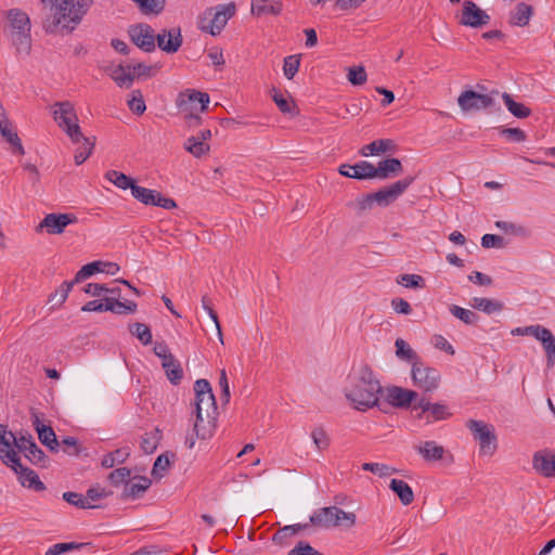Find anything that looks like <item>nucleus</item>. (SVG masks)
I'll return each instance as SVG.
<instances>
[{"label": "nucleus", "mask_w": 555, "mask_h": 555, "mask_svg": "<svg viewBox=\"0 0 555 555\" xmlns=\"http://www.w3.org/2000/svg\"><path fill=\"white\" fill-rule=\"evenodd\" d=\"M48 10L42 26L46 33H72L87 14L93 0H41Z\"/></svg>", "instance_id": "obj_1"}, {"label": "nucleus", "mask_w": 555, "mask_h": 555, "mask_svg": "<svg viewBox=\"0 0 555 555\" xmlns=\"http://www.w3.org/2000/svg\"><path fill=\"white\" fill-rule=\"evenodd\" d=\"M382 391L380 382L372 369L369 365H363L350 376V384L345 389V396L356 410L366 411L378 405Z\"/></svg>", "instance_id": "obj_2"}, {"label": "nucleus", "mask_w": 555, "mask_h": 555, "mask_svg": "<svg viewBox=\"0 0 555 555\" xmlns=\"http://www.w3.org/2000/svg\"><path fill=\"white\" fill-rule=\"evenodd\" d=\"M196 420L193 433L198 439H207L212 436L216 427L217 403L210 383L207 379H197L194 383Z\"/></svg>", "instance_id": "obj_3"}, {"label": "nucleus", "mask_w": 555, "mask_h": 555, "mask_svg": "<svg viewBox=\"0 0 555 555\" xmlns=\"http://www.w3.org/2000/svg\"><path fill=\"white\" fill-rule=\"evenodd\" d=\"M9 36L17 53L28 55L31 50V23L28 14L21 9L14 8L5 12Z\"/></svg>", "instance_id": "obj_4"}, {"label": "nucleus", "mask_w": 555, "mask_h": 555, "mask_svg": "<svg viewBox=\"0 0 555 555\" xmlns=\"http://www.w3.org/2000/svg\"><path fill=\"white\" fill-rule=\"evenodd\" d=\"M236 5L234 2L218 4L207 8L197 18V27L203 33L218 36L227 26L228 22L235 15Z\"/></svg>", "instance_id": "obj_5"}, {"label": "nucleus", "mask_w": 555, "mask_h": 555, "mask_svg": "<svg viewBox=\"0 0 555 555\" xmlns=\"http://www.w3.org/2000/svg\"><path fill=\"white\" fill-rule=\"evenodd\" d=\"M0 460L2 463L14 470L18 475V479L23 487L33 488L36 491L46 489L44 483L39 479L38 475L21 463V459L14 450L0 449Z\"/></svg>", "instance_id": "obj_6"}, {"label": "nucleus", "mask_w": 555, "mask_h": 555, "mask_svg": "<svg viewBox=\"0 0 555 555\" xmlns=\"http://www.w3.org/2000/svg\"><path fill=\"white\" fill-rule=\"evenodd\" d=\"M310 524L319 528L336 527L345 522L346 527L356 524V514L345 512L337 506L322 507L310 516Z\"/></svg>", "instance_id": "obj_7"}, {"label": "nucleus", "mask_w": 555, "mask_h": 555, "mask_svg": "<svg viewBox=\"0 0 555 555\" xmlns=\"http://www.w3.org/2000/svg\"><path fill=\"white\" fill-rule=\"evenodd\" d=\"M55 106L57 108L54 109L53 115L59 127L65 131L74 143H80L82 132L73 104L64 101L55 103Z\"/></svg>", "instance_id": "obj_8"}, {"label": "nucleus", "mask_w": 555, "mask_h": 555, "mask_svg": "<svg viewBox=\"0 0 555 555\" xmlns=\"http://www.w3.org/2000/svg\"><path fill=\"white\" fill-rule=\"evenodd\" d=\"M413 385L424 392H433L439 388L441 375L435 367L426 365L423 361L413 363L411 367Z\"/></svg>", "instance_id": "obj_9"}, {"label": "nucleus", "mask_w": 555, "mask_h": 555, "mask_svg": "<svg viewBox=\"0 0 555 555\" xmlns=\"http://www.w3.org/2000/svg\"><path fill=\"white\" fill-rule=\"evenodd\" d=\"M513 335H528L541 341L546 353V363L552 367L555 363V336L553 333L542 325H529L517 327L512 331Z\"/></svg>", "instance_id": "obj_10"}, {"label": "nucleus", "mask_w": 555, "mask_h": 555, "mask_svg": "<svg viewBox=\"0 0 555 555\" xmlns=\"http://www.w3.org/2000/svg\"><path fill=\"white\" fill-rule=\"evenodd\" d=\"M466 427L470 430L474 438L479 441L480 453L493 454L496 450V436L492 425L483 421L468 420Z\"/></svg>", "instance_id": "obj_11"}, {"label": "nucleus", "mask_w": 555, "mask_h": 555, "mask_svg": "<svg viewBox=\"0 0 555 555\" xmlns=\"http://www.w3.org/2000/svg\"><path fill=\"white\" fill-rule=\"evenodd\" d=\"M498 94V90H492L487 94L474 90H465L457 98V104L463 112L487 109L495 104L494 95Z\"/></svg>", "instance_id": "obj_12"}, {"label": "nucleus", "mask_w": 555, "mask_h": 555, "mask_svg": "<svg viewBox=\"0 0 555 555\" xmlns=\"http://www.w3.org/2000/svg\"><path fill=\"white\" fill-rule=\"evenodd\" d=\"M456 17L460 25L472 28L486 26L490 22V15L469 0L463 2L462 11Z\"/></svg>", "instance_id": "obj_13"}, {"label": "nucleus", "mask_w": 555, "mask_h": 555, "mask_svg": "<svg viewBox=\"0 0 555 555\" xmlns=\"http://www.w3.org/2000/svg\"><path fill=\"white\" fill-rule=\"evenodd\" d=\"M131 41L144 52H153L156 49V36L153 27L146 23L131 25L128 29Z\"/></svg>", "instance_id": "obj_14"}, {"label": "nucleus", "mask_w": 555, "mask_h": 555, "mask_svg": "<svg viewBox=\"0 0 555 555\" xmlns=\"http://www.w3.org/2000/svg\"><path fill=\"white\" fill-rule=\"evenodd\" d=\"M132 196L144 205L157 206L164 209L177 207L172 198L164 197L160 192L143 186H132Z\"/></svg>", "instance_id": "obj_15"}, {"label": "nucleus", "mask_w": 555, "mask_h": 555, "mask_svg": "<svg viewBox=\"0 0 555 555\" xmlns=\"http://www.w3.org/2000/svg\"><path fill=\"white\" fill-rule=\"evenodd\" d=\"M414 177H405L398 180L389 186L383 188L373 193L376 204L380 207H386L395 202L405 190L413 183Z\"/></svg>", "instance_id": "obj_16"}, {"label": "nucleus", "mask_w": 555, "mask_h": 555, "mask_svg": "<svg viewBox=\"0 0 555 555\" xmlns=\"http://www.w3.org/2000/svg\"><path fill=\"white\" fill-rule=\"evenodd\" d=\"M77 217L73 214H48L38 224L36 231L47 230L48 234H62L68 224L75 223Z\"/></svg>", "instance_id": "obj_17"}, {"label": "nucleus", "mask_w": 555, "mask_h": 555, "mask_svg": "<svg viewBox=\"0 0 555 555\" xmlns=\"http://www.w3.org/2000/svg\"><path fill=\"white\" fill-rule=\"evenodd\" d=\"M195 104H199V111L204 112L207 109L209 104V95L208 93L196 91V90H186L184 92L179 93L177 98V106L182 112H191L194 111Z\"/></svg>", "instance_id": "obj_18"}, {"label": "nucleus", "mask_w": 555, "mask_h": 555, "mask_svg": "<svg viewBox=\"0 0 555 555\" xmlns=\"http://www.w3.org/2000/svg\"><path fill=\"white\" fill-rule=\"evenodd\" d=\"M183 38L180 28L163 29L156 36L157 47L168 53H176L182 46Z\"/></svg>", "instance_id": "obj_19"}, {"label": "nucleus", "mask_w": 555, "mask_h": 555, "mask_svg": "<svg viewBox=\"0 0 555 555\" xmlns=\"http://www.w3.org/2000/svg\"><path fill=\"white\" fill-rule=\"evenodd\" d=\"M418 397L414 390L392 386L387 388V401L397 408H408Z\"/></svg>", "instance_id": "obj_20"}, {"label": "nucleus", "mask_w": 555, "mask_h": 555, "mask_svg": "<svg viewBox=\"0 0 555 555\" xmlns=\"http://www.w3.org/2000/svg\"><path fill=\"white\" fill-rule=\"evenodd\" d=\"M33 425L38 433L40 442L48 447L52 452H56L59 450L60 442L57 441L52 427L43 425L36 413H33Z\"/></svg>", "instance_id": "obj_21"}, {"label": "nucleus", "mask_w": 555, "mask_h": 555, "mask_svg": "<svg viewBox=\"0 0 555 555\" xmlns=\"http://www.w3.org/2000/svg\"><path fill=\"white\" fill-rule=\"evenodd\" d=\"M152 485L151 479L144 476H135L132 479L129 478L128 482L124 487L121 493L122 499H137L140 498Z\"/></svg>", "instance_id": "obj_22"}, {"label": "nucleus", "mask_w": 555, "mask_h": 555, "mask_svg": "<svg viewBox=\"0 0 555 555\" xmlns=\"http://www.w3.org/2000/svg\"><path fill=\"white\" fill-rule=\"evenodd\" d=\"M109 77L119 88L129 89L134 81V72L132 63L130 64H118L113 67L109 73Z\"/></svg>", "instance_id": "obj_23"}, {"label": "nucleus", "mask_w": 555, "mask_h": 555, "mask_svg": "<svg viewBox=\"0 0 555 555\" xmlns=\"http://www.w3.org/2000/svg\"><path fill=\"white\" fill-rule=\"evenodd\" d=\"M403 171L400 159L390 157L386 158L375 166V178L385 180L388 178L396 177Z\"/></svg>", "instance_id": "obj_24"}, {"label": "nucleus", "mask_w": 555, "mask_h": 555, "mask_svg": "<svg viewBox=\"0 0 555 555\" xmlns=\"http://www.w3.org/2000/svg\"><path fill=\"white\" fill-rule=\"evenodd\" d=\"M268 0H251L250 13L254 16L260 17L266 14L280 15L283 10L281 0H273L271 3H266Z\"/></svg>", "instance_id": "obj_25"}, {"label": "nucleus", "mask_w": 555, "mask_h": 555, "mask_svg": "<svg viewBox=\"0 0 555 555\" xmlns=\"http://www.w3.org/2000/svg\"><path fill=\"white\" fill-rule=\"evenodd\" d=\"M533 15V8L525 2H519L509 14L508 23L513 26L525 27Z\"/></svg>", "instance_id": "obj_26"}, {"label": "nucleus", "mask_w": 555, "mask_h": 555, "mask_svg": "<svg viewBox=\"0 0 555 555\" xmlns=\"http://www.w3.org/2000/svg\"><path fill=\"white\" fill-rule=\"evenodd\" d=\"M552 462V455L539 451L533 454L532 459V466L535 469L537 473L540 475L551 478L554 477V466L551 465Z\"/></svg>", "instance_id": "obj_27"}, {"label": "nucleus", "mask_w": 555, "mask_h": 555, "mask_svg": "<svg viewBox=\"0 0 555 555\" xmlns=\"http://www.w3.org/2000/svg\"><path fill=\"white\" fill-rule=\"evenodd\" d=\"M389 488L398 495L403 505L408 506L414 501V492L408 482L401 479H391Z\"/></svg>", "instance_id": "obj_28"}, {"label": "nucleus", "mask_w": 555, "mask_h": 555, "mask_svg": "<svg viewBox=\"0 0 555 555\" xmlns=\"http://www.w3.org/2000/svg\"><path fill=\"white\" fill-rule=\"evenodd\" d=\"M167 378L175 385L179 384L183 377V370L180 362L171 354L167 356L162 362Z\"/></svg>", "instance_id": "obj_29"}, {"label": "nucleus", "mask_w": 555, "mask_h": 555, "mask_svg": "<svg viewBox=\"0 0 555 555\" xmlns=\"http://www.w3.org/2000/svg\"><path fill=\"white\" fill-rule=\"evenodd\" d=\"M417 452L425 461H439L443 457L444 448L437 444L435 441H425L416 447Z\"/></svg>", "instance_id": "obj_30"}, {"label": "nucleus", "mask_w": 555, "mask_h": 555, "mask_svg": "<svg viewBox=\"0 0 555 555\" xmlns=\"http://www.w3.org/2000/svg\"><path fill=\"white\" fill-rule=\"evenodd\" d=\"M105 307L106 311H111L117 314H129L133 313L137 310V304L134 301H119L115 297H105Z\"/></svg>", "instance_id": "obj_31"}, {"label": "nucleus", "mask_w": 555, "mask_h": 555, "mask_svg": "<svg viewBox=\"0 0 555 555\" xmlns=\"http://www.w3.org/2000/svg\"><path fill=\"white\" fill-rule=\"evenodd\" d=\"M470 306L474 309L480 310L487 314H492L503 310V304L501 301L489 299L485 297H474L470 300Z\"/></svg>", "instance_id": "obj_32"}, {"label": "nucleus", "mask_w": 555, "mask_h": 555, "mask_svg": "<svg viewBox=\"0 0 555 555\" xmlns=\"http://www.w3.org/2000/svg\"><path fill=\"white\" fill-rule=\"evenodd\" d=\"M396 347V356L403 361L411 363V367L413 363L422 361L418 354L410 347V345L402 338H397L395 341Z\"/></svg>", "instance_id": "obj_33"}, {"label": "nucleus", "mask_w": 555, "mask_h": 555, "mask_svg": "<svg viewBox=\"0 0 555 555\" xmlns=\"http://www.w3.org/2000/svg\"><path fill=\"white\" fill-rule=\"evenodd\" d=\"M502 100L508 112L517 118H527L531 115V109L522 103L514 101L507 92L502 93Z\"/></svg>", "instance_id": "obj_34"}, {"label": "nucleus", "mask_w": 555, "mask_h": 555, "mask_svg": "<svg viewBox=\"0 0 555 555\" xmlns=\"http://www.w3.org/2000/svg\"><path fill=\"white\" fill-rule=\"evenodd\" d=\"M272 100L283 114H287L292 117L299 114V109L294 100L285 98L282 93L274 90Z\"/></svg>", "instance_id": "obj_35"}, {"label": "nucleus", "mask_w": 555, "mask_h": 555, "mask_svg": "<svg viewBox=\"0 0 555 555\" xmlns=\"http://www.w3.org/2000/svg\"><path fill=\"white\" fill-rule=\"evenodd\" d=\"M144 15H159L166 5V0H132Z\"/></svg>", "instance_id": "obj_36"}, {"label": "nucleus", "mask_w": 555, "mask_h": 555, "mask_svg": "<svg viewBox=\"0 0 555 555\" xmlns=\"http://www.w3.org/2000/svg\"><path fill=\"white\" fill-rule=\"evenodd\" d=\"M24 456L36 466L44 468L49 465V457L35 441L29 443L28 450L24 453Z\"/></svg>", "instance_id": "obj_37"}, {"label": "nucleus", "mask_w": 555, "mask_h": 555, "mask_svg": "<svg viewBox=\"0 0 555 555\" xmlns=\"http://www.w3.org/2000/svg\"><path fill=\"white\" fill-rule=\"evenodd\" d=\"M130 455V449L129 448H120L117 449L106 455L102 459V466L105 468H112L116 464L124 463Z\"/></svg>", "instance_id": "obj_38"}, {"label": "nucleus", "mask_w": 555, "mask_h": 555, "mask_svg": "<svg viewBox=\"0 0 555 555\" xmlns=\"http://www.w3.org/2000/svg\"><path fill=\"white\" fill-rule=\"evenodd\" d=\"M105 178L121 190L130 189L132 191V186H138L130 177L117 170H108Z\"/></svg>", "instance_id": "obj_39"}, {"label": "nucleus", "mask_w": 555, "mask_h": 555, "mask_svg": "<svg viewBox=\"0 0 555 555\" xmlns=\"http://www.w3.org/2000/svg\"><path fill=\"white\" fill-rule=\"evenodd\" d=\"M391 146H392L391 140L380 139V140H376L370 144L364 145L360 150V154L365 157L370 156V155H378L380 153H385V152L389 151Z\"/></svg>", "instance_id": "obj_40"}, {"label": "nucleus", "mask_w": 555, "mask_h": 555, "mask_svg": "<svg viewBox=\"0 0 555 555\" xmlns=\"http://www.w3.org/2000/svg\"><path fill=\"white\" fill-rule=\"evenodd\" d=\"M184 149L194 157H201L209 152L210 146L201 141L199 137L192 135L184 142Z\"/></svg>", "instance_id": "obj_41"}, {"label": "nucleus", "mask_w": 555, "mask_h": 555, "mask_svg": "<svg viewBox=\"0 0 555 555\" xmlns=\"http://www.w3.org/2000/svg\"><path fill=\"white\" fill-rule=\"evenodd\" d=\"M75 284L74 280L63 282L54 293L50 294L48 301L51 302L53 307H61L67 299L68 294Z\"/></svg>", "instance_id": "obj_42"}, {"label": "nucleus", "mask_w": 555, "mask_h": 555, "mask_svg": "<svg viewBox=\"0 0 555 555\" xmlns=\"http://www.w3.org/2000/svg\"><path fill=\"white\" fill-rule=\"evenodd\" d=\"M132 68L134 72V80L135 79H147L154 77L159 69L162 68L160 63H155L153 65H146L142 62L133 63Z\"/></svg>", "instance_id": "obj_43"}, {"label": "nucleus", "mask_w": 555, "mask_h": 555, "mask_svg": "<svg viewBox=\"0 0 555 555\" xmlns=\"http://www.w3.org/2000/svg\"><path fill=\"white\" fill-rule=\"evenodd\" d=\"M105 263L102 261H93L85 264L81 269L76 273L74 278V283H80L81 281L90 278L94 273L104 272Z\"/></svg>", "instance_id": "obj_44"}, {"label": "nucleus", "mask_w": 555, "mask_h": 555, "mask_svg": "<svg viewBox=\"0 0 555 555\" xmlns=\"http://www.w3.org/2000/svg\"><path fill=\"white\" fill-rule=\"evenodd\" d=\"M352 179H375V166L366 160L359 162L354 165Z\"/></svg>", "instance_id": "obj_45"}, {"label": "nucleus", "mask_w": 555, "mask_h": 555, "mask_svg": "<svg viewBox=\"0 0 555 555\" xmlns=\"http://www.w3.org/2000/svg\"><path fill=\"white\" fill-rule=\"evenodd\" d=\"M128 106L129 109L138 116L144 114L146 105L141 90L135 89L131 91L130 99L128 100Z\"/></svg>", "instance_id": "obj_46"}, {"label": "nucleus", "mask_w": 555, "mask_h": 555, "mask_svg": "<svg viewBox=\"0 0 555 555\" xmlns=\"http://www.w3.org/2000/svg\"><path fill=\"white\" fill-rule=\"evenodd\" d=\"M82 145L76 151L74 159L76 165H81L85 163L88 157L91 155L92 150L94 147V141L90 138H87L82 134V138L80 140Z\"/></svg>", "instance_id": "obj_47"}, {"label": "nucleus", "mask_w": 555, "mask_h": 555, "mask_svg": "<svg viewBox=\"0 0 555 555\" xmlns=\"http://www.w3.org/2000/svg\"><path fill=\"white\" fill-rule=\"evenodd\" d=\"M162 438V434L158 429H155L151 433H146L141 440V448L146 454L153 453L158 446V442Z\"/></svg>", "instance_id": "obj_48"}, {"label": "nucleus", "mask_w": 555, "mask_h": 555, "mask_svg": "<svg viewBox=\"0 0 555 555\" xmlns=\"http://www.w3.org/2000/svg\"><path fill=\"white\" fill-rule=\"evenodd\" d=\"M130 333L135 336L143 345L152 343V332L144 323H133L129 325Z\"/></svg>", "instance_id": "obj_49"}, {"label": "nucleus", "mask_w": 555, "mask_h": 555, "mask_svg": "<svg viewBox=\"0 0 555 555\" xmlns=\"http://www.w3.org/2000/svg\"><path fill=\"white\" fill-rule=\"evenodd\" d=\"M309 524H296L289 525L278 530L273 535V541L276 543H282L286 538L297 534L301 530L308 528Z\"/></svg>", "instance_id": "obj_50"}, {"label": "nucleus", "mask_w": 555, "mask_h": 555, "mask_svg": "<svg viewBox=\"0 0 555 555\" xmlns=\"http://www.w3.org/2000/svg\"><path fill=\"white\" fill-rule=\"evenodd\" d=\"M0 135L12 146V152L24 155L25 150L17 132L12 130V126L0 133Z\"/></svg>", "instance_id": "obj_51"}, {"label": "nucleus", "mask_w": 555, "mask_h": 555, "mask_svg": "<svg viewBox=\"0 0 555 555\" xmlns=\"http://www.w3.org/2000/svg\"><path fill=\"white\" fill-rule=\"evenodd\" d=\"M450 312L457 319H460L462 322L468 325L476 324L478 322V315L468 309H464L462 307H459L456 305H452L450 307Z\"/></svg>", "instance_id": "obj_52"}, {"label": "nucleus", "mask_w": 555, "mask_h": 555, "mask_svg": "<svg viewBox=\"0 0 555 555\" xmlns=\"http://www.w3.org/2000/svg\"><path fill=\"white\" fill-rule=\"evenodd\" d=\"M362 469L371 472L379 477H388L398 473V469L383 463H363Z\"/></svg>", "instance_id": "obj_53"}, {"label": "nucleus", "mask_w": 555, "mask_h": 555, "mask_svg": "<svg viewBox=\"0 0 555 555\" xmlns=\"http://www.w3.org/2000/svg\"><path fill=\"white\" fill-rule=\"evenodd\" d=\"M86 543H76V542H66V543H56L50 546L44 555H62L66 552L79 550L86 546Z\"/></svg>", "instance_id": "obj_54"}, {"label": "nucleus", "mask_w": 555, "mask_h": 555, "mask_svg": "<svg viewBox=\"0 0 555 555\" xmlns=\"http://www.w3.org/2000/svg\"><path fill=\"white\" fill-rule=\"evenodd\" d=\"M202 307L208 313L210 319L212 320L216 331H217L218 338H219L220 343L223 345V336H222V332H221L220 322L218 320V314L211 307L210 298L206 295H204L202 297Z\"/></svg>", "instance_id": "obj_55"}, {"label": "nucleus", "mask_w": 555, "mask_h": 555, "mask_svg": "<svg viewBox=\"0 0 555 555\" xmlns=\"http://www.w3.org/2000/svg\"><path fill=\"white\" fill-rule=\"evenodd\" d=\"M300 66L299 55H288L284 59L283 72L287 79H293Z\"/></svg>", "instance_id": "obj_56"}, {"label": "nucleus", "mask_w": 555, "mask_h": 555, "mask_svg": "<svg viewBox=\"0 0 555 555\" xmlns=\"http://www.w3.org/2000/svg\"><path fill=\"white\" fill-rule=\"evenodd\" d=\"M63 499L67 503L72 504L74 506H77L79 508H94L95 507V505H92L91 503H89L88 499H83L82 494L77 493V492H72V491L64 492Z\"/></svg>", "instance_id": "obj_57"}, {"label": "nucleus", "mask_w": 555, "mask_h": 555, "mask_svg": "<svg viewBox=\"0 0 555 555\" xmlns=\"http://www.w3.org/2000/svg\"><path fill=\"white\" fill-rule=\"evenodd\" d=\"M131 470L127 467H120L109 473L108 480L115 487L126 485L130 478Z\"/></svg>", "instance_id": "obj_58"}, {"label": "nucleus", "mask_w": 555, "mask_h": 555, "mask_svg": "<svg viewBox=\"0 0 555 555\" xmlns=\"http://www.w3.org/2000/svg\"><path fill=\"white\" fill-rule=\"evenodd\" d=\"M348 80L353 86H361L365 83L367 76L363 66L358 67H349L348 69Z\"/></svg>", "instance_id": "obj_59"}, {"label": "nucleus", "mask_w": 555, "mask_h": 555, "mask_svg": "<svg viewBox=\"0 0 555 555\" xmlns=\"http://www.w3.org/2000/svg\"><path fill=\"white\" fill-rule=\"evenodd\" d=\"M312 440L319 450H325L330 446V438L322 427H317L311 433Z\"/></svg>", "instance_id": "obj_60"}, {"label": "nucleus", "mask_w": 555, "mask_h": 555, "mask_svg": "<svg viewBox=\"0 0 555 555\" xmlns=\"http://www.w3.org/2000/svg\"><path fill=\"white\" fill-rule=\"evenodd\" d=\"M397 282L411 288H421L424 286V279L417 274H402Z\"/></svg>", "instance_id": "obj_61"}, {"label": "nucleus", "mask_w": 555, "mask_h": 555, "mask_svg": "<svg viewBox=\"0 0 555 555\" xmlns=\"http://www.w3.org/2000/svg\"><path fill=\"white\" fill-rule=\"evenodd\" d=\"M495 227L505 233H512L515 235H527V229L522 225H517L506 221H496Z\"/></svg>", "instance_id": "obj_62"}, {"label": "nucleus", "mask_w": 555, "mask_h": 555, "mask_svg": "<svg viewBox=\"0 0 555 555\" xmlns=\"http://www.w3.org/2000/svg\"><path fill=\"white\" fill-rule=\"evenodd\" d=\"M170 465L169 457L166 454H160L157 456L153 468H152V475L156 477H163V472H165Z\"/></svg>", "instance_id": "obj_63"}, {"label": "nucleus", "mask_w": 555, "mask_h": 555, "mask_svg": "<svg viewBox=\"0 0 555 555\" xmlns=\"http://www.w3.org/2000/svg\"><path fill=\"white\" fill-rule=\"evenodd\" d=\"M428 412H430L434 421H442L451 416L448 406L441 403H431Z\"/></svg>", "instance_id": "obj_64"}]
</instances>
